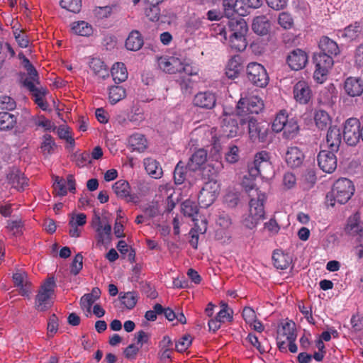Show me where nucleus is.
<instances>
[{"mask_svg": "<svg viewBox=\"0 0 363 363\" xmlns=\"http://www.w3.org/2000/svg\"><path fill=\"white\" fill-rule=\"evenodd\" d=\"M246 191L249 193V214L243 219V225L249 229L255 228L259 220L264 219V202L266 199L264 194L258 189L254 188V184L246 186Z\"/></svg>", "mask_w": 363, "mask_h": 363, "instance_id": "obj_1", "label": "nucleus"}, {"mask_svg": "<svg viewBox=\"0 0 363 363\" xmlns=\"http://www.w3.org/2000/svg\"><path fill=\"white\" fill-rule=\"evenodd\" d=\"M354 191V186L351 180L347 178H340L333 184L332 190L327 194V203L334 206L335 201L340 204L347 203Z\"/></svg>", "mask_w": 363, "mask_h": 363, "instance_id": "obj_2", "label": "nucleus"}, {"mask_svg": "<svg viewBox=\"0 0 363 363\" xmlns=\"http://www.w3.org/2000/svg\"><path fill=\"white\" fill-rule=\"evenodd\" d=\"M270 153L262 150L255 155L252 162L247 164L248 174L252 179L258 176L268 177L273 172Z\"/></svg>", "mask_w": 363, "mask_h": 363, "instance_id": "obj_3", "label": "nucleus"}, {"mask_svg": "<svg viewBox=\"0 0 363 363\" xmlns=\"http://www.w3.org/2000/svg\"><path fill=\"white\" fill-rule=\"evenodd\" d=\"M56 284L53 277L48 278L40 286L35 296V307L38 311H45L52 306Z\"/></svg>", "mask_w": 363, "mask_h": 363, "instance_id": "obj_4", "label": "nucleus"}, {"mask_svg": "<svg viewBox=\"0 0 363 363\" xmlns=\"http://www.w3.org/2000/svg\"><path fill=\"white\" fill-rule=\"evenodd\" d=\"M241 127L247 125L250 139L253 141L265 142L269 131V125L259 123L252 116H247L240 120Z\"/></svg>", "mask_w": 363, "mask_h": 363, "instance_id": "obj_5", "label": "nucleus"}, {"mask_svg": "<svg viewBox=\"0 0 363 363\" xmlns=\"http://www.w3.org/2000/svg\"><path fill=\"white\" fill-rule=\"evenodd\" d=\"M263 108V101L257 96L241 97L236 105L235 113L237 116L247 117L250 114L259 113Z\"/></svg>", "mask_w": 363, "mask_h": 363, "instance_id": "obj_6", "label": "nucleus"}, {"mask_svg": "<svg viewBox=\"0 0 363 363\" xmlns=\"http://www.w3.org/2000/svg\"><path fill=\"white\" fill-rule=\"evenodd\" d=\"M157 62L160 69L169 74H194L192 67L188 64H184L177 57L162 56L158 58Z\"/></svg>", "mask_w": 363, "mask_h": 363, "instance_id": "obj_7", "label": "nucleus"}, {"mask_svg": "<svg viewBox=\"0 0 363 363\" xmlns=\"http://www.w3.org/2000/svg\"><path fill=\"white\" fill-rule=\"evenodd\" d=\"M313 62L315 65L313 77L318 82L323 83L333 65V57L325 53L315 52L313 55Z\"/></svg>", "mask_w": 363, "mask_h": 363, "instance_id": "obj_8", "label": "nucleus"}, {"mask_svg": "<svg viewBox=\"0 0 363 363\" xmlns=\"http://www.w3.org/2000/svg\"><path fill=\"white\" fill-rule=\"evenodd\" d=\"M342 136L347 145L355 146L362 139V127L359 121L355 118H348L345 123Z\"/></svg>", "mask_w": 363, "mask_h": 363, "instance_id": "obj_9", "label": "nucleus"}, {"mask_svg": "<svg viewBox=\"0 0 363 363\" xmlns=\"http://www.w3.org/2000/svg\"><path fill=\"white\" fill-rule=\"evenodd\" d=\"M234 112L235 111L229 112L226 108L223 110V118L220 123V133L223 138H232L236 137L242 133L244 130V128L240 129L237 120L231 117Z\"/></svg>", "mask_w": 363, "mask_h": 363, "instance_id": "obj_10", "label": "nucleus"}, {"mask_svg": "<svg viewBox=\"0 0 363 363\" xmlns=\"http://www.w3.org/2000/svg\"><path fill=\"white\" fill-rule=\"evenodd\" d=\"M242 16H238L237 17L232 18L227 20V27L225 26H218V30L219 34L224 36L227 39V34L238 35L247 34L248 27L246 21L242 18Z\"/></svg>", "mask_w": 363, "mask_h": 363, "instance_id": "obj_11", "label": "nucleus"}, {"mask_svg": "<svg viewBox=\"0 0 363 363\" xmlns=\"http://www.w3.org/2000/svg\"><path fill=\"white\" fill-rule=\"evenodd\" d=\"M247 76L253 84L264 87L269 82V77L265 68L257 62H251L247 67Z\"/></svg>", "mask_w": 363, "mask_h": 363, "instance_id": "obj_12", "label": "nucleus"}, {"mask_svg": "<svg viewBox=\"0 0 363 363\" xmlns=\"http://www.w3.org/2000/svg\"><path fill=\"white\" fill-rule=\"evenodd\" d=\"M22 80L23 86L29 90L34 102L43 111L47 110L48 104L44 98L48 94V89L43 86H36L28 78Z\"/></svg>", "mask_w": 363, "mask_h": 363, "instance_id": "obj_13", "label": "nucleus"}, {"mask_svg": "<svg viewBox=\"0 0 363 363\" xmlns=\"http://www.w3.org/2000/svg\"><path fill=\"white\" fill-rule=\"evenodd\" d=\"M337 151L322 150L318 155V164L320 168L325 172L332 173L337 168V158L335 155Z\"/></svg>", "mask_w": 363, "mask_h": 363, "instance_id": "obj_14", "label": "nucleus"}, {"mask_svg": "<svg viewBox=\"0 0 363 363\" xmlns=\"http://www.w3.org/2000/svg\"><path fill=\"white\" fill-rule=\"evenodd\" d=\"M216 197L215 182H207L199 192L198 196L199 203L203 208H208L215 201Z\"/></svg>", "mask_w": 363, "mask_h": 363, "instance_id": "obj_15", "label": "nucleus"}, {"mask_svg": "<svg viewBox=\"0 0 363 363\" xmlns=\"http://www.w3.org/2000/svg\"><path fill=\"white\" fill-rule=\"evenodd\" d=\"M295 100L301 104H307L312 98V91L308 84L305 81L298 82L294 86Z\"/></svg>", "mask_w": 363, "mask_h": 363, "instance_id": "obj_16", "label": "nucleus"}, {"mask_svg": "<svg viewBox=\"0 0 363 363\" xmlns=\"http://www.w3.org/2000/svg\"><path fill=\"white\" fill-rule=\"evenodd\" d=\"M114 193L118 198L125 199L127 202L136 203L138 196L130 194V186L125 180H118L112 186Z\"/></svg>", "mask_w": 363, "mask_h": 363, "instance_id": "obj_17", "label": "nucleus"}, {"mask_svg": "<svg viewBox=\"0 0 363 363\" xmlns=\"http://www.w3.org/2000/svg\"><path fill=\"white\" fill-rule=\"evenodd\" d=\"M286 62L292 69L300 70L306 66L308 62V56L301 49H295L290 52L287 56Z\"/></svg>", "mask_w": 363, "mask_h": 363, "instance_id": "obj_18", "label": "nucleus"}, {"mask_svg": "<svg viewBox=\"0 0 363 363\" xmlns=\"http://www.w3.org/2000/svg\"><path fill=\"white\" fill-rule=\"evenodd\" d=\"M206 151L203 149H199L189 158L187 167L189 171H195L197 175L201 176L206 169V168H203L202 170L203 173H201V166L206 162Z\"/></svg>", "mask_w": 363, "mask_h": 363, "instance_id": "obj_19", "label": "nucleus"}, {"mask_svg": "<svg viewBox=\"0 0 363 363\" xmlns=\"http://www.w3.org/2000/svg\"><path fill=\"white\" fill-rule=\"evenodd\" d=\"M216 103V97L210 91L199 92L194 96L193 104L203 109H212Z\"/></svg>", "mask_w": 363, "mask_h": 363, "instance_id": "obj_20", "label": "nucleus"}, {"mask_svg": "<svg viewBox=\"0 0 363 363\" xmlns=\"http://www.w3.org/2000/svg\"><path fill=\"white\" fill-rule=\"evenodd\" d=\"M345 93L351 96H359L363 93V81L359 77H347L344 83Z\"/></svg>", "mask_w": 363, "mask_h": 363, "instance_id": "obj_21", "label": "nucleus"}, {"mask_svg": "<svg viewBox=\"0 0 363 363\" xmlns=\"http://www.w3.org/2000/svg\"><path fill=\"white\" fill-rule=\"evenodd\" d=\"M304 157L301 150L296 146L288 147L285 155L286 162L291 168L300 167L303 162Z\"/></svg>", "mask_w": 363, "mask_h": 363, "instance_id": "obj_22", "label": "nucleus"}, {"mask_svg": "<svg viewBox=\"0 0 363 363\" xmlns=\"http://www.w3.org/2000/svg\"><path fill=\"white\" fill-rule=\"evenodd\" d=\"M326 143L328 148L333 151H338L342 143V133L336 125L330 126L326 135Z\"/></svg>", "mask_w": 363, "mask_h": 363, "instance_id": "obj_23", "label": "nucleus"}, {"mask_svg": "<svg viewBox=\"0 0 363 363\" xmlns=\"http://www.w3.org/2000/svg\"><path fill=\"white\" fill-rule=\"evenodd\" d=\"M346 234L350 235H360L363 232V223L360 220V215L355 213L349 217L347 223L345 228Z\"/></svg>", "mask_w": 363, "mask_h": 363, "instance_id": "obj_24", "label": "nucleus"}, {"mask_svg": "<svg viewBox=\"0 0 363 363\" xmlns=\"http://www.w3.org/2000/svg\"><path fill=\"white\" fill-rule=\"evenodd\" d=\"M7 179L18 190H23L24 186L27 184V179L24 177V174L16 167H12L10 169L7 174Z\"/></svg>", "mask_w": 363, "mask_h": 363, "instance_id": "obj_25", "label": "nucleus"}, {"mask_svg": "<svg viewBox=\"0 0 363 363\" xmlns=\"http://www.w3.org/2000/svg\"><path fill=\"white\" fill-rule=\"evenodd\" d=\"M111 225L109 223L104 224V226L96 228V239L97 245L105 246L106 248L111 242Z\"/></svg>", "mask_w": 363, "mask_h": 363, "instance_id": "obj_26", "label": "nucleus"}, {"mask_svg": "<svg viewBox=\"0 0 363 363\" xmlns=\"http://www.w3.org/2000/svg\"><path fill=\"white\" fill-rule=\"evenodd\" d=\"M191 172H195V171H189L187 167V164L179 161L174 170V181L175 184H182L186 180H189Z\"/></svg>", "mask_w": 363, "mask_h": 363, "instance_id": "obj_27", "label": "nucleus"}, {"mask_svg": "<svg viewBox=\"0 0 363 363\" xmlns=\"http://www.w3.org/2000/svg\"><path fill=\"white\" fill-rule=\"evenodd\" d=\"M320 52L325 53L328 55H337L340 50L337 44L327 36H323L319 42Z\"/></svg>", "mask_w": 363, "mask_h": 363, "instance_id": "obj_28", "label": "nucleus"}, {"mask_svg": "<svg viewBox=\"0 0 363 363\" xmlns=\"http://www.w3.org/2000/svg\"><path fill=\"white\" fill-rule=\"evenodd\" d=\"M143 44V38L140 33L137 30H132L125 40V48L128 50L131 51H138L140 50Z\"/></svg>", "mask_w": 363, "mask_h": 363, "instance_id": "obj_29", "label": "nucleus"}, {"mask_svg": "<svg viewBox=\"0 0 363 363\" xmlns=\"http://www.w3.org/2000/svg\"><path fill=\"white\" fill-rule=\"evenodd\" d=\"M252 29L257 35H267L270 29V22L266 16H257L253 19Z\"/></svg>", "mask_w": 363, "mask_h": 363, "instance_id": "obj_30", "label": "nucleus"}, {"mask_svg": "<svg viewBox=\"0 0 363 363\" xmlns=\"http://www.w3.org/2000/svg\"><path fill=\"white\" fill-rule=\"evenodd\" d=\"M274 266L279 269H285L289 267L292 262V258L289 254L281 250H275L272 255Z\"/></svg>", "mask_w": 363, "mask_h": 363, "instance_id": "obj_31", "label": "nucleus"}, {"mask_svg": "<svg viewBox=\"0 0 363 363\" xmlns=\"http://www.w3.org/2000/svg\"><path fill=\"white\" fill-rule=\"evenodd\" d=\"M235 8L238 9V15L246 16L250 10L258 8L261 5L260 0H235Z\"/></svg>", "mask_w": 363, "mask_h": 363, "instance_id": "obj_32", "label": "nucleus"}, {"mask_svg": "<svg viewBox=\"0 0 363 363\" xmlns=\"http://www.w3.org/2000/svg\"><path fill=\"white\" fill-rule=\"evenodd\" d=\"M143 163L146 172L152 178L160 179L162 176V169L156 160L150 157L145 158Z\"/></svg>", "mask_w": 363, "mask_h": 363, "instance_id": "obj_33", "label": "nucleus"}, {"mask_svg": "<svg viewBox=\"0 0 363 363\" xmlns=\"http://www.w3.org/2000/svg\"><path fill=\"white\" fill-rule=\"evenodd\" d=\"M101 290L98 287L92 289L91 292L84 294L80 300V305L82 308H86L88 312L91 311L93 303L99 298Z\"/></svg>", "mask_w": 363, "mask_h": 363, "instance_id": "obj_34", "label": "nucleus"}, {"mask_svg": "<svg viewBox=\"0 0 363 363\" xmlns=\"http://www.w3.org/2000/svg\"><path fill=\"white\" fill-rule=\"evenodd\" d=\"M111 75L113 79L116 84H120L125 81L128 78V72L125 65L123 62H116L111 68Z\"/></svg>", "mask_w": 363, "mask_h": 363, "instance_id": "obj_35", "label": "nucleus"}, {"mask_svg": "<svg viewBox=\"0 0 363 363\" xmlns=\"http://www.w3.org/2000/svg\"><path fill=\"white\" fill-rule=\"evenodd\" d=\"M17 123V116L9 112H0V130H9Z\"/></svg>", "mask_w": 363, "mask_h": 363, "instance_id": "obj_36", "label": "nucleus"}, {"mask_svg": "<svg viewBox=\"0 0 363 363\" xmlns=\"http://www.w3.org/2000/svg\"><path fill=\"white\" fill-rule=\"evenodd\" d=\"M128 143L133 150L140 152H144L147 148V140L144 135L140 133H135L130 136Z\"/></svg>", "mask_w": 363, "mask_h": 363, "instance_id": "obj_37", "label": "nucleus"}, {"mask_svg": "<svg viewBox=\"0 0 363 363\" xmlns=\"http://www.w3.org/2000/svg\"><path fill=\"white\" fill-rule=\"evenodd\" d=\"M89 67L95 74L102 79L109 76L107 66L99 58H93L89 62Z\"/></svg>", "mask_w": 363, "mask_h": 363, "instance_id": "obj_38", "label": "nucleus"}, {"mask_svg": "<svg viewBox=\"0 0 363 363\" xmlns=\"http://www.w3.org/2000/svg\"><path fill=\"white\" fill-rule=\"evenodd\" d=\"M246 34H229V43L231 48L236 51H243L247 47Z\"/></svg>", "mask_w": 363, "mask_h": 363, "instance_id": "obj_39", "label": "nucleus"}, {"mask_svg": "<svg viewBox=\"0 0 363 363\" xmlns=\"http://www.w3.org/2000/svg\"><path fill=\"white\" fill-rule=\"evenodd\" d=\"M314 120L316 126L320 130L327 128L331 123V118L329 114L323 110H318L315 111Z\"/></svg>", "mask_w": 363, "mask_h": 363, "instance_id": "obj_40", "label": "nucleus"}, {"mask_svg": "<svg viewBox=\"0 0 363 363\" xmlns=\"http://www.w3.org/2000/svg\"><path fill=\"white\" fill-rule=\"evenodd\" d=\"M202 226L198 225L197 223H195L194 227L191 230L190 235L191 236V239L189 240L190 245L194 249L197 248L198 246V240H199V235L198 233L203 234L206 233L207 226L206 222L205 220L201 221Z\"/></svg>", "mask_w": 363, "mask_h": 363, "instance_id": "obj_41", "label": "nucleus"}, {"mask_svg": "<svg viewBox=\"0 0 363 363\" xmlns=\"http://www.w3.org/2000/svg\"><path fill=\"white\" fill-rule=\"evenodd\" d=\"M72 30L75 34L82 36H89L92 33L91 26L85 21L73 23Z\"/></svg>", "mask_w": 363, "mask_h": 363, "instance_id": "obj_42", "label": "nucleus"}, {"mask_svg": "<svg viewBox=\"0 0 363 363\" xmlns=\"http://www.w3.org/2000/svg\"><path fill=\"white\" fill-rule=\"evenodd\" d=\"M182 211L184 216L191 218L195 223L197 221L195 216L198 214L199 208L195 202L191 200L183 202Z\"/></svg>", "mask_w": 363, "mask_h": 363, "instance_id": "obj_43", "label": "nucleus"}, {"mask_svg": "<svg viewBox=\"0 0 363 363\" xmlns=\"http://www.w3.org/2000/svg\"><path fill=\"white\" fill-rule=\"evenodd\" d=\"M182 76L177 80L179 84L181 90L184 94L190 95L192 92L193 82L190 78L192 74H181Z\"/></svg>", "mask_w": 363, "mask_h": 363, "instance_id": "obj_44", "label": "nucleus"}, {"mask_svg": "<svg viewBox=\"0 0 363 363\" xmlns=\"http://www.w3.org/2000/svg\"><path fill=\"white\" fill-rule=\"evenodd\" d=\"M299 127L296 121L291 118L288 120L283 128V135L287 139L294 138L298 133Z\"/></svg>", "mask_w": 363, "mask_h": 363, "instance_id": "obj_45", "label": "nucleus"}, {"mask_svg": "<svg viewBox=\"0 0 363 363\" xmlns=\"http://www.w3.org/2000/svg\"><path fill=\"white\" fill-rule=\"evenodd\" d=\"M288 120V116L286 115V111H281L279 113L277 114L272 123V130L276 133L282 131Z\"/></svg>", "mask_w": 363, "mask_h": 363, "instance_id": "obj_46", "label": "nucleus"}, {"mask_svg": "<svg viewBox=\"0 0 363 363\" xmlns=\"http://www.w3.org/2000/svg\"><path fill=\"white\" fill-rule=\"evenodd\" d=\"M125 96V90L121 86H112L109 89V100L115 104Z\"/></svg>", "mask_w": 363, "mask_h": 363, "instance_id": "obj_47", "label": "nucleus"}, {"mask_svg": "<svg viewBox=\"0 0 363 363\" xmlns=\"http://www.w3.org/2000/svg\"><path fill=\"white\" fill-rule=\"evenodd\" d=\"M43 140L40 145V150L43 155H50L53 153L56 147L55 143L50 135L45 134L43 136Z\"/></svg>", "mask_w": 363, "mask_h": 363, "instance_id": "obj_48", "label": "nucleus"}, {"mask_svg": "<svg viewBox=\"0 0 363 363\" xmlns=\"http://www.w3.org/2000/svg\"><path fill=\"white\" fill-rule=\"evenodd\" d=\"M279 333H282L283 335L286 337L287 340H296V333L295 328V323L293 321H288L281 325V328Z\"/></svg>", "mask_w": 363, "mask_h": 363, "instance_id": "obj_49", "label": "nucleus"}, {"mask_svg": "<svg viewBox=\"0 0 363 363\" xmlns=\"http://www.w3.org/2000/svg\"><path fill=\"white\" fill-rule=\"evenodd\" d=\"M235 4L236 1L234 0H223V12L227 20L232 18L235 13L238 14Z\"/></svg>", "mask_w": 363, "mask_h": 363, "instance_id": "obj_50", "label": "nucleus"}, {"mask_svg": "<svg viewBox=\"0 0 363 363\" xmlns=\"http://www.w3.org/2000/svg\"><path fill=\"white\" fill-rule=\"evenodd\" d=\"M239 60V57H234L229 60L227 66L228 71H226V74L229 78L235 77L239 73L241 67Z\"/></svg>", "mask_w": 363, "mask_h": 363, "instance_id": "obj_51", "label": "nucleus"}, {"mask_svg": "<svg viewBox=\"0 0 363 363\" xmlns=\"http://www.w3.org/2000/svg\"><path fill=\"white\" fill-rule=\"evenodd\" d=\"M122 293H121L120 298L123 303L125 306L128 309H133L138 301V296L135 292H127L125 293L123 296H121Z\"/></svg>", "mask_w": 363, "mask_h": 363, "instance_id": "obj_52", "label": "nucleus"}, {"mask_svg": "<svg viewBox=\"0 0 363 363\" xmlns=\"http://www.w3.org/2000/svg\"><path fill=\"white\" fill-rule=\"evenodd\" d=\"M60 6L69 11L79 13L82 9V0H61Z\"/></svg>", "mask_w": 363, "mask_h": 363, "instance_id": "obj_53", "label": "nucleus"}, {"mask_svg": "<svg viewBox=\"0 0 363 363\" xmlns=\"http://www.w3.org/2000/svg\"><path fill=\"white\" fill-rule=\"evenodd\" d=\"M53 193L57 196H65L67 194V190L66 187V181L60 178L59 177H55V182L53 184Z\"/></svg>", "mask_w": 363, "mask_h": 363, "instance_id": "obj_54", "label": "nucleus"}, {"mask_svg": "<svg viewBox=\"0 0 363 363\" xmlns=\"http://www.w3.org/2000/svg\"><path fill=\"white\" fill-rule=\"evenodd\" d=\"M359 32V26L356 23L354 26L350 25L346 27L343 30H338V35L342 38L352 40L356 38L357 33Z\"/></svg>", "mask_w": 363, "mask_h": 363, "instance_id": "obj_55", "label": "nucleus"}, {"mask_svg": "<svg viewBox=\"0 0 363 363\" xmlns=\"http://www.w3.org/2000/svg\"><path fill=\"white\" fill-rule=\"evenodd\" d=\"M222 309L217 314L216 318L221 323H225V321H232L233 320V311L230 310L228 307V304L225 303H221Z\"/></svg>", "mask_w": 363, "mask_h": 363, "instance_id": "obj_56", "label": "nucleus"}, {"mask_svg": "<svg viewBox=\"0 0 363 363\" xmlns=\"http://www.w3.org/2000/svg\"><path fill=\"white\" fill-rule=\"evenodd\" d=\"M72 157L78 167H84L91 162L90 154L86 151L81 154L74 153Z\"/></svg>", "mask_w": 363, "mask_h": 363, "instance_id": "obj_57", "label": "nucleus"}, {"mask_svg": "<svg viewBox=\"0 0 363 363\" xmlns=\"http://www.w3.org/2000/svg\"><path fill=\"white\" fill-rule=\"evenodd\" d=\"M192 339L189 335L180 338L175 344V349L179 352H185L191 344Z\"/></svg>", "mask_w": 363, "mask_h": 363, "instance_id": "obj_58", "label": "nucleus"}, {"mask_svg": "<svg viewBox=\"0 0 363 363\" xmlns=\"http://www.w3.org/2000/svg\"><path fill=\"white\" fill-rule=\"evenodd\" d=\"M278 23L284 29H289L292 27L294 21L289 13L281 12L279 16Z\"/></svg>", "mask_w": 363, "mask_h": 363, "instance_id": "obj_59", "label": "nucleus"}, {"mask_svg": "<svg viewBox=\"0 0 363 363\" xmlns=\"http://www.w3.org/2000/svg\"><path fill=\"white\" fill-rule=\"evenodd\" d=\"M145 13L151 21H157L160 19V9L158 5H150L145 9Z\"/></svg>", "mask_w": 363, "mask_h": 363, "instance_id": "obj_60", "label": "nucleus"}, {"mask_svg": "<svg viewBox=\"0 0 363 363\" xmlns=\"http://www.w3.org/2000/svg\"><path fill=\"white\" fill-rule=\"evenodd\" d=\"M83 267V257L81 253H78L74 257L72 263L71 264V273L74 275H77L79 273Z\"/></svg>", "mask_w": 363, "mask_h": 363, "instance_id": "obj_61", "label": "nucleus"}, {"mask_svg": "<svg viewBox=\"0 0 363 363\" xmlns=\"http://www.w3.org/2000/svg\"><path fill=\"white\" fill-rule=\"evenodd\" d=\"M0 106L1 109L12 111L16 106V101L9 96H3L0 98Z\"/></svg>", "mask_w": 363, "mask_h": 363, "instance_id": "obj_62", "label": "nucleus"}, {"mask_svg": "<svg viewBox=\"0 0 363 363\" xmlns=\"http://www.w3.org/2000/svg\"><path fill=\"white\" fill-rule=\"evenodd\" d=\"M13 35L20 47L27 48L28 46L29 40L28 39V36L25 34L23 30H18L16 29L13 31Z\"/></svg>", "mask_w": 363, "mask_h": 363, "instance_id": "obj_63", "label": "nucleus"}, {"mask_svg": "<svg viewBox=\"0 0 363 363\" xmlns=\"http://www.w3.org/2000/svg\"><path fill=\"white\" fill-rule=\"evenodd\" d=\"M238 147L233 145L229 147V150L225 154V159L229 163H235L239 160Z\"/></svg>", "mask_w": 363, "mask_h": 363, "instance_id": "obj_64", "label": "nucleus"}]
</instances>
